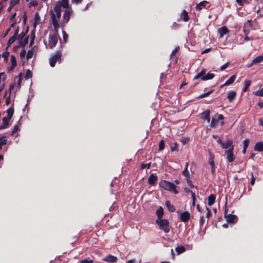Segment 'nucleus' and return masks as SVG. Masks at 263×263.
Instances as JSON below:
<instances>
[{
	"mask_svg": "<svg viewBox=\"0 0 263 263\" xmlns=\"http://www.w3.org/2000/svg\"><path fill=\"white\" fill-rule=\"evenodd\" d=\"M51 13L52 25L57 30L60 26H63L68 22L72 14V9L69 4V0L58 2Z\"/></svg>",
	"mask_w": 263,
	"mask_h": 263,
	"instance_id": "1",
	"label": "nucleus"
},
{
	"mask_svg": "<svg viewBox=\"0 0 263 263\" xmlns=\"http://www.w3.org/2000/svg\"><path fill=\"white\" fill-rule=\"evenodd\" d=\"M14 113L13 108L12 107H9L7 110V116L5 117L2 119V124L0 125V129H5L9 127V121L11 119Z\"/></svg>",
	"mask_w": 263,
	"mask_h": 263,
	"instance_id": "2",
	"label": "nucleus"
},
{
	"mask_svg": "<svg viewBox=\"0 0 263 263\" xmlns=\"http://www.w3.org/2000/svg\"><path fill=\"white\" fill-rule=\"evenodd\" d=\"M58 29H54V32L49 34L48 45H46V48L52 49L58 43Z\"/></svg>",
	"mask_w": 263,
	"mask_h": 263,
	"instance_id": "3",
	"label": "nucleus"
},
{
	"mask_svg": "<svg viewBox=\"0 0 263 263\" xmlns=\"http://www.w3.org/2000/svg\"><path fill=\"white\" fill-rule=\"evenodd\" d=\"M160 185L165 190L173 192L175 194H178V193L176 189V185L172 182L163 180L160 182Z\"/></svg>",
	"mask_w": 263,
	"mask_h": 263,
	"instance_id": "4",
	"label": "nucleus"
},
{
	"mask_svg": "<svg viewBox=\"0 0 263 263\" xmlns=\"http://www.w3.org/2000/svg\"><path fill=\"white\" fill-rule=\"evenodd\" d=\"M156 223L158 224L159 228L163 231L165 233H168L170 232L169 221L165 219H157Z\"/></svg>",
	"mask_w": 263,
	"mask_h": 263,
	"instance_id": "5",
	"label": "nucleus"
},
{
	"mask_svg": "<svg viewBox=\"0 0 263 263\" xmlns=\"http://www.w3.org/2000/svg\"><path fill=\"white\" fill-rule=\"evenodd\" d=\"M61 58V52L60 51L57 52V53L53 55L50 59V65L51 67H54L57 61H60Z\"/></svg>",
	"mask_w": 263,
	"mask_h": 263,
	"instance_id": "6",
	"label": "nucleus"
},
{
	"mask_svg": "<svg viewBox=\"0 0 263 263\" xmlns=\"http://www.w3.org/2000/svg\"><path fill=\"white\" fill-rule=\"evenodd\" d=\"M233 147H231V148L226 150L225 151V154L227 156V158L230 162H232L235 160V157L233 155Z\"/></svg>",
	"mask_w": 263,
	"mask_h": 263,
	"instance_id": "7",
	"label": "nucleus"
},
{
	"mask_svg": "<svg viewBox=\"0 0 263 263\" xmlns=\"http://www.w3.org/2000/svg\"><path fill=\"white\" fill-rule=\"evenodd\" d=\"M225 217L228 222L235 223L237 220L236 216L234 215L229 214L228 215H225Z\"/></svg>",
	"mask_w": 263,
	"mask_h": 263,
	"instance_id": "8",
	"label": "nucleus"
},
{
	"mask_svg": "<svg viewBox=\"0 0 263 263\" xmlns=\"http://www.w3.org/2000/svg\"><path fill=\"white\" fill-rule=\"evenodd\" d=\"M190 217V214L188 212H184L180 214V220L183 222L187 221Z\"/></svg>",
	"mask_w": 263,
	"mask_h": 263,
	"instance_id": "9",
	"label": "nucleus"
},
{
	"mask_svg": "<svg viewBox=\"0 0 263 263\" xmlns=\"http://www.w3.org/2000/svg\"><path fill=\"white\" fill-rule=\"evenodd\" d=\"M233 142L231 140H228L226 143H223L221 144V147L223 149H229L231 148V147H233L232 145Z\"/></svg>",
	"mask_w": 263,
	"mask_h": 263,
	"instance_id": "10",
	"label": "nucleus"
},
{
	"mask_svg": "<svg viewBox=\"0 0 263 263\" xmlns=\"http://www.w3.org/2000/svg\"><path fill=\"white\" fill-rule=\"evenodd\" d=\"M189 162H186L185 163V166L184 171L182 172L183 176H184L186 178L187 182H189V179L190 177V174L188 171V166H189Z\"/></svg>",
	"mask_w": 263,
	"mask_h": 263,
	"instance_id": "11",
	"label": "nucleus"
},
{
	"mask_svg": "<svg viewBox=\"0 0 263 263\" xmlns=\"http://www.w3.org/2000/svg\"><path fill=\"white\" fill-rule=\"evenodd\" d=\"M210 111L209 110H206L201 114V118L203 119H205L208 123L210 121Z\"/></svg>",
	"mask_w": 263,
	"mask_h": 263,
	"instance_id": "12",
	"label": "nucleus"
},
{
	"mask_svg": "<svg viewBox=\"0 0 263 263\" xmlns=\"http://www.w3.org/2000/svg\"><path fill=\"white\" fill-rule=\"evenodd\" d=\"M104 260L109 262H115L117 260V258L111 255H108L104 258Z\"/></svg>",
	"mask_w": 263,
	"mask_h": 263,
	"instance_id": "13",
	"label": "nucleus"
},
{
	"mask_svg": "<svg viewBox=\"0 0 263 263\" xmlns=\"http://www.w3.org/2000/svg\"><path fill=\"white\" fill-rule=\"evenodd\" d=\"M208 4V2L206 1H203L202 2H201L198 4L196 5V9L197 10H201L203 8L205 7L206 5Z\"/></svg>",
	"mask_w": 263,
	"mask_h": 263,
	"instance_id": "14",
	"label": "nucleus"
},
{
	"mask_svg": "<svg viewBox=\"0 0 263 263\" xmlns=\"http://www.w3.org/2000/svg\"><path fill=\"white\" fill-rule=\"evenodd\" d=\"M254 150L258 152H261L263 150V142H259L255 144Z\"/></svg>",
	"mask_w": 263,
	"mask_h": 263,
	"instance_id": "15",
	"label": "nucleus"
},
{
	"mask_svg": "<svg viewBox=\"0 0 263 263\" xmlns=\"http://www.w3.org/2000/svg\"><path fill=\"white\" fill-rule=\"evenodd\" d=\"M219 33L220 34V37H222L224 34H226L229 30L226 27H222L218 29Z\"/></svg>",
	"mask_w": 263,
	"mask_h": 263,
	"instance_id": "16",
	"label": "nucleus"
},
{
	"mask_svg": "<svg viewBox=\"0 0 263 263\" xmlns=\"http://www.w3.org/2000/svg\"><path fill=\"white\" fill-rule=\"evenodd\" d=\"M156 214L157 219H162L163 215V209L161 206H160L156 211Z\"/></svg>",
	"mask_w": 263,
	"mask_h": 263,
	"instance_id": "17",
	"label": "nucleus"
},
{
	"mask_svg": "<svg viewBox=\"0 0 263 263\" xmlns=\"http://www.w3.org/2000/svg\"><path fill=\"white\" fill-rule=\"evenodd\" d=\"M214 77V74L212 73L209 72L204 76L201 77V80L206 81L208 80L212 79Z\"/></svg>",
	"mask_w": 263,
	"mask_h": 263,
	"instance_id": "18",
	"label": "nucleus"
},
{
	"mask_svg": "<svg viewBox=\"0 0 263 263\" xmlns=\"http://www.w3.org/2000/svg\"><path fill=\"white\" fill-rule=\"evenodd\" d=\"M165 205L170 212H173L175 210V207L171 203L170 201H166L165 202Z\"/></svg>",
	"mask_w": 263,
	"mask_h": 263,
	"instance_id": "19",
	"label": "nucleus"
},
{
	"mask_svg": "<svg viewBox=\"0 0 263 263\" xmlns=\"http://www.w3.org/2000/svg\"><path fill=\"white\" fill-rule=\"evenodd\" d=\"M148 182L150 184H154L157 180V176L152 174L148 178Z\"/></svg>",
	"mask_w": 263,
	"mask_h": 263,
	"instance_id": "20",
	"label": "nucleus"
},
{
	"mask_svg": "<svg viewBox=\"0 0 263 263\" xmlns=\"http://www.w3.org/2000/svg\"><path fill=\"white\" fill-rule=\"evenodd\" d=\"M41 23V19L38 12H36L34 15V25L40 24Z\"/></svg>",
	"mask_w": 263,
	"mask_h": 263,
	"instance_id": "21",
	"label": "nucleus"
},
{
	"mask_svg": "<svg viewBox=\"0 0 263 263\" xmlns=\"http://www.w3.org/2000/svg\"><path fill=\"white\" fill-rule=\"evenodd\" d=\"M215 197L214 195H210L208 197V204L209 206L213 205L215 202Z\"/></svg>",
	"mask_w": 263,
	"mask_h": 263,
	"instance_id": "22",
	"label": "nucleus"
},
{
	"mask_svg": "<svg viewBox=\"0 0 263 263\" xmlns=\"http://www.w3.org/2000/svg\"><path fill=\"white\" fill-rule=\"evenodd\" d=\"M262 62H263V55H259L253 60V64H257Z\"/></svg>",
	"mask_w": 263,
	"mask_h": 263,
	"instance_id": "23",
	"label": "nucleus"
},
{
	"mask_svg": "<svg viewBox=\"0 0 263 263\" xmlns=\"http://www.w3.org/2000/svg\"><path fill=\"white\" fill-rule=\"evenodd\" d=\"M236 96V92L234 91H231L228 93V99L231 102Z\"/></svg>",
	"mask_w": 263,
	"mask_h": 263,
	"instance_id": "24",
	"label": "nucleus"
},
{
	"mask_svg": "<svg viewBox=\"0 0 263 263\" xmlns=\"http://www.w3.org/2000/svg\"><path fill=\"white\" fill-rule=\"evenodd\" d=\"M236 79V76L235 75H233L229 79H228L225 83H224V85H231V84H232L234 81H235Z\"/></svg>",
	"mask_w": 263,
	"mask_h": 263,
	"instance_id": "25",
	"label": "nucleus"
},
{
	"mask_svg": "<svg viewBox=\"0 0 263 263\" xmlns=\"http://www.w3.org/2000/svg\"><path fill=\"white\" fill-rule=\"evenodd\" d=\"M181 17L185 22H187L189 21V18L188 16V13L185 10L183 11L181 14Z\"/></svg>",
	"mask_w": 263,
	"mask_h": 263,
	"instance_id": "26",
	"label": "nucleus"
},
{
	"mask_svg": "<svg viewBox=\"0 0 263 263\" xmlns=\"http://www.w3.org/2000/svg\"><path fill=\"white\" fill-rule=\"evenodd\" d=\"M205 74V70L202 69L199 73H198L196 76H195L194 79H197L198 78H201L203 76H204Z\"/></svg>",
	"mask_w": 263,
	"mask_h": 263,
	"instance_id": "27",
	"label": "nucleus"
},
{
	"mask_svg": "<svg viewBox=\"0 0 263 263\" xmlns=\"http://www.w3.org/2000/svg\"><path fill=\"white\" fill-rule=\"evenodd\" d=\"M175 250L178 254L185 251V248L183 246L177 247Z\"/></svg>",
	"mask_w": 263,
	"mask_h": 263,
	"instance_id": "28",
	"label": "nucleus"
},
{
	"mask_svg": "<svg viewBox=\"0 0 263 263\" xmlns=\"http://www.w3.org/2000/svg\"><path fill=\"white\" fill-rule=\"evenodd\" d=\"M17 34V32L16 31L14 35L12 36L8 41V44L11 45L16 40V35Z\"/></svg>",
	"mask_w": 263,
	"mask_h": 263,
	"instance_id": "29",
	"label": "nucleus"
},
{
	"mask_svg": "<svg viewBox=\"0 0 263 263\" xmlns=\"http://www.w3.org/2000/svg\"><path fill=\"white\" fill-rule=\"evenodd\" d=\"M253 94L256 96H263V88L260 90L254 92Z\"/></svg>",
	"mask_w": 263,
	"mask_h": 263,
	"instance_id": "30",
	"label": "nucleus"
},
{
	"mask_svg": "<svg viewBox=\"0 0 263 263\" xmlns=\"http://www.w3.org/2000/svg\"><path fill=\"white\" fill-rule=\"evenodd\" d=\"M11 62L12 63V66L15 67L16 65V60L14 55H11Z\"/></svg>",
	"mask_w": 263,
	"mask_h": 263,
	"instance_id": "31",
	"label": "nucleus"
},
{
	"mask_svg": "<svg viewBox=\"0 0 263 263\" xmlns=\"http://www.w3.org/2000/svg\"><path fill=\"white\" fill-rule=\"evenodd\" d=\"M8 55H9V52L6 51L2 53V54L1 55V57L4 58V61L6 62L8 60Z\"/></svg>",
	"mask_w": 263,
	"mask_h": 263,
	"instance_id": "32",
	"label": "nucleus"
},
{
	"mask_svg": "<svg viewBox=\"0 0 263 263\" xmlns=\"http://www.w3.org/2000/svg\"><path fill=\"white\" fill-rule=\"evenodd\" d=\"M164 148V141L162 140L160 141L159 144V150L162 151Z\"/></svg>",
	"mask_w": 263,
	"mask_h": 263,
	"instance_id": "33",
	"label": "nucleus"
},
{
	"mask_svg": "<svg viewBox=\"0 0 263 263\" xmlns=\"http://www.w3.org/2000/svg\"><path fill=\"white\" fill-rule=\"evenodd\" d=\"M34 53V51L33 49L29 50L27 53V59H30L33 57Z\"/></svg>",
	"mask_w": 263,
	"mask_h": 263,
	"instance_id": "34",
	"label": "nucleus"
},
{
	"mask_svg": "<svg viewBox=\"0 0 263 263\" xmlns=\"http://www.w3.org/2000/svg\"><path fill=\"white\" fill-rule=\"evenodd\" d=\"M217 123H218V120L215 119H212L211 124H210V126L211 127H214L216 126V125L217 124Z\"/></svg>",
	"mask_w": 263,
	"mask_h": 263,
	"instance_id": "35",
	"label": "nucleus"
},
{
	"mask_svg": "<svg viewBox=\"0 0 263 263\" xmlns=\"http://www.w3.org/2000/svg\"><path fill=\"white\" fill-rule=\"evenodd\" d=\"M171 149L172 151H178V149L177 148V144L176 142L174 143L173 145L171 146Z\"/></svg>",
	"mask_w": 263,
	"mask_h": 263,
	"instance_id": "36",
	"label": "nucleus"
},
{
	"mask_svg": "<svg viewBox=\"0 0 263 263\" xmlns=\"http://www.w3.org/2000/svg\"><path fill=\"white\" fill-rule=\"evenodd\" d=\"M7 139H4L3 137H0V145L3 146L7 144Z\"/></svg>",
	"mask_w": 263,
	"mask_h": 263,
	"instance_id": "37",
	"label": "nucleus"
},
{
	"mask_svg": "<svg viewBox=\"0 0 263 263\" xmlns=\"http://www.w3.org/2000/svg\"><path fill=\"white\" fill-rule=\"evenodd\" d=\"M32 77V73L30 70H28L26 73L25 78L27 79L30 78Z\"/></svg>",
	"mask_w": 263,
	"mask_h": 263,
	"instance_id": "38",
	"label": "nucleus"
},
{
	"mask_svg": "<svg viewBox=\"0 0 263 263\" xmlns=\"http://www.w3.org/2000/svg\"><path fill=\"white\" fill-rule=\"evenodd\" d=\"M229 65H230L229 62L226 63L225 64H224L223 65L221 66L220 67V70L221 71L224 70V69H226V68H228V67L229 66Z\"/></svg>",
	"mask_w": 263,
	"mask_h": 263,
	"instance_id": "39",
	"label": "nucleus"
},
{
	"mask_svg": "<svg viewBox=\"0 0 263 263\" xmlns=\"http://www.w3.org/2000/svg\"><path fill=\"white\" fill-rule=\"evenodd\" d=\"M236 3L240 6H243L247 0H236Z\"/></svg>",
	"mask_w": 263,
	"mask_h": 263,
	"instance_id": "40",
	"label": "nucleus"
},
{
	"mask_svg": "<svg viewBox=\"0 0 263 263\" xmlns=\"http://www.w3.org/2000/svg\"><path fill=\"white\" fill-rule=\"evenodd\" d=\"M62 34H63V37L64 41L65 43V42H66L67 39L68 38V35L67 34L66 32L64 31V30L62 31Z\"/></svg>",
	"mask_w": 263,
	"mask_h": 263,
	"instance_id": "41",
	"label": "nucleus"
},
{
	"mask_svg": "<svg viewBox=\"0 0 263 263\" xmlns=\"http://www.w3.org/2000/svg\"><path fill=\"white\" fill-rule=\"evenodd\" d=\"M249 140L248 139H245V140H243V148H247V147L248 146V145H249Z\"/></svg>",
	"mask_w": 263,
	"mask_h": 263,
	"instance_id": "42",
	"label": "nucleus"
},
{
	"mask_svg": "<svg viewBox=\"0 0 263 263\" xmlns=\"http://www.w3.org/2000/svg\"><path fill=\"white\" fill-rule=\"evenodd\" d=\"M19 1L18 0H13L11 1L10 2V6L13 7L16 5L17 3H18Z\"/></svg>",
	"mask_w": 263,
	"mask_h": 263,
	"instance_id": "43",
	"label": "nucleus"
},
{
	"mask_svg": "<svg viewBox=\"0 0 263 263\" xmlns=\"http://www.w3.org/2000/svg\"><path fill=\"white\" fill-rule=\"evenodd\" d=\"M211 93V91H209L206 93H203L202 95H200V96H199L198 97V98H204L205 97H206L208 96L210 93Z\"/></svg>",
	"mask_w": 263,
	"mask_h": 263,
	"instance_id": "44",
	"label": "nucleus"
},
{
	"mask_svg": "<svg viewBox=\"0 0 263 263\" xmlns=\"http://www.w3.org/2000/svg\"><path fill=\"white\" fill-rule=\"evenodd\" d=\"M179 47L178 46L175 48V49L173 50L171 53V57H173V55H175V54L178 52L179 50Z\"/></svg>",
	"mask_w": 263,
	"mask_h": 263,
	"instance_id": "45",
	"label": "nucleus"
},
{
	"mask_svg": "<svg viewBox=\"0 0 263 263\" xmlns=\"http://www.w3.org/2000/svg\"><path fill=\"white\" fill-rule=\"evenodd\" d=\"M206 210L207 211V213H206V217L207 218H209L211 216V211L210 210H209V209L208 208H206Z\"/></svg>",
	"mask_w": 263,
	"mask_h": 263,
	"instance_id": "46",
	"label": "nucleus"
},
{
	"mask_svg": "<svg viewBox=\"0 0 263 263\" xmlns=\"http://www.w3.org/2000/svg\"><path fill=\"white\" fill-rule=\"evenodd\" d=\"M81 263H92V260L83 259L80 261Z\"/></svg>",
	"mask_w": 263,
	"mask_h": 263,
	"instance_id": "47",
	"label": "nucleus"
},
{
	"mask_svg": "<svg viewBox=\"0 0 263 263\" xmlns=\"http://www.w3.org/2000/svg\"><path fill=\"white\" fill-rule=\"evenodd\" d=\"M209 164H210L211 167L215 166L213 158L212 157H211V158L210 159Z\"/></svg>",
	"mask_w": 263,
	"mask_h": 263,
	"instance_id": "48",
	"label": "nucleus"
},
{
	"mask_svg": "<svg viewBox=\"0 0 263 263\" xmlns=\"http://www.w3.org/2000/svg\"><path fill=\"white\" fill-rule=\"evenodd\" d=\"M187 192H189L191 194L192 199H195V194L194 193H193L192 191L190 190L189 189L187 191Z\"/></svg>",
	"mask_w": 263,
	"mask_h": 263,
	"instance_id": "49",
	"label": "nucleus"
},
{
	"mask_svg": "<svg viewBox=\"0 0 263 263\" xmlns=\"http://www.w3.org/2000/svg\"><path fill=\"white\" fill-rule=\"evenodd\" d=\"M150 167V163H148V164H142L141 165V167L142 168H145L146 167H147V168H149Z\"/></svg>",
	"mask_w": 263,
	"mask_h": 263,
	"instance_id": "50",
	"label": "nucleus"
},
{
	"mask_svg": "<svg viewBox=\"0 0 263 263\" xmlns=\"http://www.w3.org/2000/svg\"><path fill=\"white\" fill-rule=\"evenodd\" d=\"M189 140L188 138H183L181 139V141L183 144H185Z\"/></svg>",
	"mask_w": 263,
	"mask_h": 263,
	"instance_id": "51",
	"label": "nucleus"
},
{
	"mask_svg": "<svg viewBox=\"0 0 263 263\" xmlns=\"http://www.w3.org/2000/svg\"><path fill=\"white\" fill-rule=\"evenodd\" d=\"M250 84H251V82L250 81H248L246 82V86L245 88H244V91H245L247 89L248 87H249L250 85Z\"/></svg>",
	"mask_w": 263,
	"mask_h": 263,
	"instance_id": "52",
	"label": "nucleus"
},
{
	"mask_svg": "<svg viewBox=\"0 0 263 263\" xmlns=\"http://www.w3.org/2000/svg\"><path fill=\"white\" fill-rule=\"evenodd\" d=\"M255 181V178L253 176H252V177L251 178V182H250V184L252 185H253L254 184Z\"/></svg>",
	"mask_w": 263,
	"mask_h": 263,
	"instance_id": "53",
	"label": "nucleus"
},
{
	"mask_svg": "<svg viewBox=\"0 0 263 263\" xmlns=\"http://www.w3.org/2000/svg\"><path fill=\"white\" fill-rule=\"evenodd\" d=\"M82 0H72V2L76 4H78L82 2Z\"/></svg>",
	"mask_w": 263,
	"mask_h": 263,
	"instance_id": "54",
	"label": "nucleus"
},
{
	"mask_svg": "<svg viewBox=\"0 0 263 263\" xmlns=\"http://www.w3.org/2000/svg\"><path fill=\"white\" fill-rule=\"evenodd\" d=\"M223 119H224V117H223V115H218V119H217V120H218V121L219 120H223Z\"/></svg>",
	"mask_w": 263,
	"mask_h": 263,
	"instance_id": "55",
	"label": "nucleus"
},
{
	"mask_svg": "<svg viewBox=\"0 0 263 263\" xmlns=\"http://www.w3.org/2000/svg\"><path fill=\"white\" fill-rule=\"evenodd\" d=\"M259 125H263V118H260L259 119Z\"/></svg>",
	"mask_w": 263,
	"mask_h": 263,
	"instance_id": "56",
	"label": "nucleus"
},
{
	"mask_svg": "<svg viewBox=\"0 0 263 263\" xmlns=\"http://www.w3.org/2000/svg\"><path fill=\"white\" fill-rule=\"evenodd\" d=\"M18 127L16 125L14 126L13 129L12 134H14L15 132L17 131Z\"/></svg>",
	"mask_w": 263,
	"mask_h": 263,
	"instance_id": "57",
	"label": "nucleus"
},
{
	"mask_svg": "<svg viewBox=\"0 0 263 263\" xmlns=\"http://www.w3.org/2000/svg\"><path fill=\"white\" fill-rule=\"evenodd\" d=\"M204 220V218L203 216H201L200 218V222L201 224H203Z\"/></svg>",
	"mask_w": 263,
	"mask_h": 263,
	"instance_id": "58",
	"label": "nucleus"
},
{
	"mask_svg": "<svg viewBox=\"0 0 263 263\" xmlns=\"http://www.w3.org/2000/svg\"><path fill=\"white\" fill-rule=\"evenodd\" d=\"M215 166L211 167V173H212L213 175H214V174H215Z\"/></svg>",
	"mask_w": 263,
	"mask_h": 263,
	"instance_id": "59",
	"label": "nucleus"
},
{
	"mask_svg": "<svg viewBox=\"0 0 263 263\" xmlns=\"http://www.w3.org/2000/svg\"><path fill=\"white\" fill-rule=\"evenodd\" d=\"M210 49L209 48L205 49L204 51H203L202 52V53L203 54V53H208L210 51Z\"/></svg>",
	"mask_w": 263,
	"mask_h": 263,
	"instance_id": "60",
	"label": "nucleus"
},
{
	"mask_svg": "<svg viewBox=\"0 0 263 263\" xmlns=\"http://www.w3.org/2000/svg\"><path fill=\"white\" fill-rule=\"evenodd\" d=\"M187 184L189 185H190L192 187H193L194 186L193 184L192 183V182L190 180V179H189V182H187Z\"/></svg>",
	"mask_w": 263,
	"mask_h": 263,
	"instance_id": "61",
	"label": "nucleus"
},
{
	"mask_svg": "<svg viewBox=\"0 0 263 263\" xmlns=\"http://www.w3.org/2000/svg\"><path fill=\"white\" fill-rule=\"evenodd\" d=\"M9 102H10V98H9V97H8V98H7L6 99V104L7 105H8V104H9Z\"/></svg>",
	"mask_w": 263,
	"mask_h": 263,
	"instance_id": "62",
	"label": "nucleus"
},
{
	"mask_svg": "<svg viewBox=\"0 0 263 263\" xmlns=\"http://www.w3.org/2000/svg\"><path fill=\"white\" fill-rule=\"evenodd\" d=\"M258 105L260 108L263 107V102H259V103H258Z\"/></svg>",
	"mask_w": 263,
	"mask_h": 263,
	"instance_id": "63",
	"label": "nucleus"
},
{
	"mask_svg": "<svg viewBox=\"0 0 263 263\" xmlns=\"http://www.w3.org/2000/svg\"><path fill=\"white\" fill-rule=\"evenodd\" d=\"M134 261V259H130L127 261V263H133Z\"/></svg>",
	"mask_w": 263,
	"mask_h": 263,
	"instance_id": "64",
	"label": "nucleus"
}]
</instances>
